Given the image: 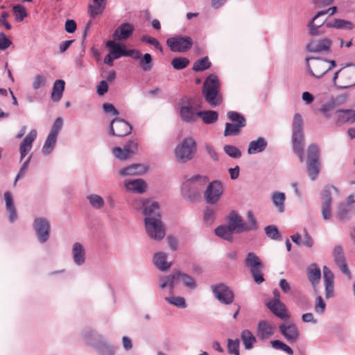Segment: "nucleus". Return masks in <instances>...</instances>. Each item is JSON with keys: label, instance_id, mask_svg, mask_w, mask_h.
<instances>
[{"label": "nucleus", "instance_id": "1", "mask_svg": "<svg viewBox=\"0 0 355 355\" xmlns=\"http://www.w3.org/2000/svg\"><path fill=\"white\" fill-rule=\"evenodd\" d=\"M178 281H180L184 286L191 290L195 289L197 286L196 281L191 276L176 270L171 275L160 276L158 279V287L162 290L168 289V293L171 294L174 292Z\"/></svg>", "mask_w": 355, "mask_h": 355}, {"label": "nucleus", "instance_id": "2", "mask_svg": "<svg viewBox=\"0 0 355 355\" xmlns=\"http://www.w3.org/2000/svg\"><path fill=\"white\" fill-rule=\"evenodd\" d=\"M153 213L147 215L144 218L145 227L148 236L155 241L162 240L166 235L165 228L161 220L159 209L157 208L156 204L153 205ZM148 209L146 211L148 213Z\"/></svg>", "mask_w": 355, "mask_h": 355}, {"label": "nucleus", "instance_id": "3", "mask_svg": "<svg viewBox=\"0 0 355 355\" xmlns=\"http://www.w3.org/2000/svg\"><path fill=\"white\" fill-rule=\"evenodd\" d=\"M220 84L216 75L211 73L207 76L202 86L203 96L212 107L220 105L223 102L220 93Z\"/></svg>", "mask_w": 355, "mask_h": 355}, {"label": "nucleus", "instance_id": "4", "mask_svg": "<svg viewBox=\"0 0 355 355\" xmlns=\"http://www.w3.org/2000/svg\"><path fill=\"white\" fill-rule=\"evenodd\" d=\"M209 180L205 175H196L184 182L182 186L183 196L190 200H193L199 196L202 189L207 185Z\"/></svg>", "mask_w": 355, "mask_h": 355}, {"label": "nucleus", "instance_id": "5", "mask_svg": "<svg viewBox=\"0 0 355 355\" xmlns=\"http://www.w3.org/2000/svg\"><path fill=\"white\" fill-rule=\"evenodd\" d=\"M306 62L309 74L316 78H321L329 70L336 66L334 60L313 57L307 58Z\"/></svg>", "mask_w": 355, "mask_h": 355}, {"label": "nucleus", "instance_id": "6", "mask_svg": "<svg viewBox=\"0 0 355 355\" xmlns=\"http://www.w3.org/2000/svg\"><path fill=\"white\" fill-rule=\"evenodd\" d=\"M197 151L196 142L192 137L184 139L174 150L176 159L180 163H186L194 157Z\"/></svg>", "mask_w": 355, "mask_h": 355}, {"label": "nucleus", "instance_id": "7", "mask_svg": "<svg viewBox=\"0 0 355 355\" xmlns=\"http://www.w3.org/2000/svg\"><path fill=\"white\" fill-rule=\"evenodd\" d=\"M334 86L339 89H348L355 86V67H342L334 73L332 78Z\"/></svg>", "mask_w": 355, "mask_h": 355}, {"label": "nucleus", "instance_id": "8", "mask_svg": "<svg viewBox=\"0 0 355 355\" xmlns=\"http://www.w3.org/2000/svg\"><path fill=\"white\" fill-rule=\"evenodd\" d=\"M63 125V120L62 118H57L49 133L44 144L42 148V153L44 155L46 156L50 155L54 150L56 145L58 135L62 130Z\"/></svg>", "mask_w": 355, "mask_h": 355}, {"label": "nucleus", "instance_id": "9", "mask_svg": "<svg viewBox=\"0 0 355 355\" xmlns=\"http://www.w3.org/2000/svg\"><path fill=\"white\" fill-rule=\"evenodd\" d=\"M33 229L40 243H45L50 238L51 223L43 216H37L33 222Z\"/></svg>", "mask_w": 355, "mask_h": 355}, {"label": "nucleus", "instance_id": "10", "mask_svg": "<svg viewBox=\"0 0 355 355\" xmlns=\"http://www.w3.org/2000/svg\"><path fill=\"white\" fill-rule=\"evenodd\" d=\"M320 152L317 146L313 144L308 148L307 171L309 178L314 180L317 178L320 169L319 161Z\"/></svg>", "mask_w": 355, "mask_h": 355}, {"label": "nucleus", "instance_id": "11", "mask_svg": "<svg viewBox=\"0 0 355 355\" xmlns=\"http://www.w3.org/2000/svg\"><path fill=\"white\" fill-rule=\"evenodd\" d=\"M245 266L250 269L254 282L259 284L264 281L262 274L263 264L260 259L254 253L249 252L245 260Z\"/></svg>", "mask_w": 355, "mask_h": 355}, {"label": "nucleus", "instance_id": "12", "mask_svg": "<svg viewBox=\"0 0 355 355\" xmlns=\"http://www.w3.org/2000/svg\"><path fill=\"white\" fill-rule=\"evenodd\" d=\"M338 193V190L334 186H327L321 192L322 209L321 214L324 220L331 219L332 216V193Z\"/></svg>", "mask_w": 355, "mask_h": 355}, {"label": "nucleus", "instance_id": "13", "mask_svg": "<svg viewBox=\"0 0 355 355\" xmlns=\"http://www.w3.org/2000/svg\"><path fill=\"white\" fill-rule=\"evenodd\" d=\"M198 105L191 100L183 102L180 106L179 113L182 121L187 123H194L199 118Z\"/></svg>", "mask_w": 355, "mask_h": 355}, {"label": "nucleus", "instance_id": "14", "mask_svg": "<svg viewBox=\"0 0 355 355\" xmlns=\"http://www.w3.org/2000/svg\"><path fill=\"white\" fill-rule=\"evenodd\" d=\"M223 183L219 180H213L209 182L204 193L205 201L210 205L217 203L223 194Z\"/></svg>", "mask_w": 355, "mask_h": 355}, {"label": "nucleus", "instance_id": "15", "mask_svg": "<svg viewBox=\"0 0 355 355\" xmlns=\"http://www.w3.org/2000/svg\"><path fill=\"white\" fill-rule=\"evenodd\" d=\"M166 44L173 52L184 53L191 49L193 41L188 36H175L166 40Z\"/></svg>", "mask_w": 355, "mask_h": 355}, {"label": "nucleus", "instance_id": "16", "mask_svg": "<svg viewBox=\"0 0 355 355\" xmlns=\"http://www.w3.org/2000/svg\"><path fill=\"white\" fill-rule=\"evenodd\" d=\"M211 290L216 298L222 304L229 305L234 301L232 291L225 284H219L211 286Z\"/></svg>", "mask_w": 355, "mask_h": 355}, {"label": "nucleus", "instance_id": "17", "mask_svg": "<svg viewBox=\"0 0 355 355\" xmlns=\"http://www.w3.org/2000/svg\"><path fill=\"white\" fill-rule=\"evenodd\" d=\"M332 41L329 38L312 40L306 44V50L311 53H328L331 51Z\"/></svg>", "mask_w": 355, "mask_h": 355}, {"label": "nucleus", "instance_id": "18", "mask_svg": "<svg viewBox=\"0 0 355 355\" xmlns=\"http://www.w3.org/2000/svg\"><path fill=\"white\" fill-rule=\"evenodd\" d=\"M279 329L280 333L288 343H294L299 340L300 331L295 324L285 322L280 324Z\"/></svg>", "mask_w": 355, "mask_h": 355}, {"label": "nucleus", "instance_id": "19", "mask_svg": "<svg viewBox=\"0 0 355 355\" xmlns=\"http://www.w3.org/2000/svg\"><path fill=\"white\" fill-rule=\"evenodd\" d=\"M132 126L123 119L116 118L111 121L110 134L116 137H124L130 134Z\"/></svg>", "mask_w": 355, "mask_h": 355}, {"label": "nucleus", "instance_id": "20", "mask_svg": "<svg viewBox=\"0 0 355 355\" xmlns=\"http://www.w3.org/2000/svg\"><path fill=\"white\" fill-rule=\"evenodd\" d=\"M156 204L157 208L159 209V206L157 202L151 201L145 198H137L132 200L131 207L137 211H142L143 214L145 217H147L148 213H146V211L148 209L149 215L153 213L154 207L153 205Z\"/></svg>", "mask_w": 355, "mask_h": 355}, {"label": "nucleus", "instance_id": "21", "mask_svg": "<svg viewBox=\"0 0 355 355\" xmlns=\"http://www.w3.org/2000/svg\"><path fill=\"white\" fill-rule=\"evenodd\" d=\"M81 339L85 345L95 349L96 345H99L104 340L101 334L90 328H87L82 331Z\"/></svg>", "mask_w": 355, "mask_h": 355}, {"label": "nucleus", "instance_id": "22", "mask_svg": "<svg viewBox=\"0 0 355 355\" xmlns=\"http://www.w3.org/2000/svg\"><path fill=\"white\" fill-rule=\"evenodd\" d=\"M355 213V207L347 200L346 202H340L336 207V216L341 221L349 220Z\"/></svg>", "mask_w": 355, "mask_h": 355}, {"label": "nucleus", "instance_id": "23", "mask_svg": "<svg viewBox=\"0 0 355 355\" xmlns=\"http://www.w3.org/2000/svg\"><path fill=\"white\" fill-rule=\"evenodd\" d=\"M323 281L325 289V297L329 299L334 295V275L326 266L322 268Z\"/></svg>", "mask_w": 355, "mask_h": 355}, {"label": "nucleus", "instance_id": "24", "mask_svg": "<svg viewBox=\"0 0 355 355\" xmlns=\"http://www.w3.org/2000/svg\"><path fill=\"white\" fill-rule=\"evenodd\" d=\"M329 19H322L321 17L316 18L313 21V18L307 24L308 33L311 36H320L326 33V23Z\"/></svg>", "mask_w": 355, "mask_h": 355}, {"label": "nucleus", "instance_id": "25", "mask_svg": "<svg viewBox=\"0 0 355 355\" xmlns=\"http://www.w3.org/2000/svg\"><path fill=\"white\" fill-rule=\"evenodd\" d=\"M307 278L315 292L318 291L321 279V270L315 263L310 264L306 268Z\"/></svg>", "mask_w": 355, "mask_h": 355}, {"label": "nucleus", "instance_id": "26", "mask_svg": "<svg viewBox=\"0 0 355 355\" xmlns=\"http://www.w3.org/2000/svg\"><path fill=\"white\" fill-rule=\"evenodd\" d=\"M266 306L273 314L280 319L284 320L289 319L290 314L287 311L286 306L281 301L267 302Z\"/></svg>", "mask_w": 355, "mask_h": 355}, {"label": "nucleus", "instance_id": "27", "mask_svg": "<svg viewBox=\"0 0 355 355\" xmlns=\"http://www.w3.org/2000/svg\"><path fill=\"white\" fill-rule=\"evenodd\" d=\"M71 255L76 266H81L85 263L86 250L82 243L76 242L73 244Z\"/></svg>", "mask_w": 355, "mask_h": 355}, {"label": "nucleus", "instance_id": "28", "mask_svg": "<svg viewBox=\"0 0 355 355\" xmlns=\"http://www.w3.org/2000/svg\"><path fill=\"white\" fill-rule=\"evenodd\" d=\"M37 135V130L35 129L31 130L21 143L19 146L21 160H22L31 150L33 143L36 139Z\"/></svg>", "mask_w": 355, "mask_h": 355}, {"label": "nucleus", "instance_id": "29", "mask_svg": "<svg viewBox=\"0 0 355 355\" xmlns=\"http://www.w3.org/2000/svg\"><path fill=\"white\" fill-rule=\"evenodd\" d=\"M227 225L234 233L245 232L244 221L241 216L235 211H232L227 218Z\"/></svg>", "mask_w": 355, "mask_h": 355}, {"label": "nucleus", "instance_id": "30", "mask_svg": "<svg viewBox=\"0 0 355 355\" xmlns=\"http://www.w3.org/2000/svg\"><path fill=\"white\" fill-rule=\"evenodd\" d=\"M354 27L355 25L352 21L341 18H333L326 23V28L337 30L351 31Z\"/></svg>", "mask_w": 355, "mask_h": 355}, {"label": "nucleus", "instance_id": "31", "mask_svg": "<svg viewBox=\"0 0 355 355\" xmlns=\"http://www.w3.org/2000/svg\"><path fill=\"white\" fill-rule=\"evenodd\" d=\"M3 198L6 202V210L8 214V221L10 223H14L17 220L18 215L11 193L6 191Z\"/></svg>", "mask_w": 355, "mask_h": 355}, {"label": "nucleus", "instance_id": "32", "mask_svg": "<svg viewBox=\"0 0 355 355\" xmlns=\"http://www.w3.org/2000/svg\"><path fill=\"white\" fill-rule=\"evenodd\" d=\"M275 333V326L267 320H261L257 325V336L261 340L270 338Z\"/></svg>", "mask_w": 355, "mask_h": 355}, {"label": "nucleus", "instance_id": "33", "mask_svg": "<svg viewBox=\"0 0 355 355\" xmlns=\"http://www.w3.org/2000/svg\"><path fill=\"white\" fill-rule=\"evenodd\" d=\"M134 30L133 24L128 22L123 23L114 31V38L116 40H125L131 36Z\"/></svg>", "mask_w": 355, "mask_h": 355}, {"label": "nucleus", "instance_id": "34", "mask_svg": "<svg viewBox=\"0 0 355 355\" xmlns=\"http://www.w3.org/2000/svg\"><path fill=\"white\" fill-rule=\"evenodd\" d=\"M123 184L126 191L132 193H143L147 189V184L142 179L125 180Z\"/></svg>", "mask_w": 355, "mask_h": 355}, {"label": "nucleus", "instance_id": "35", "mask_svg": "<svg viewBox=\"0 0 355 355\" xmlns=\"http://www.w3.org/2000/svg\"><path fill=\"white\" fill-rule=\"evenodd\" d=\"M148 168L141 164H133L119 170L121 176L140 175L145 173Z\"/></svg>", "mask_w": 355, "mask_h": 355}, {"label": "nucleus", "instance_id": "36", "mask_svg": "<svg viewBox=\"0 0 355 355\" xmlns=\"http://www.w3.org/2000/svg\"><path fill=\"white\" fill-rule=\"evenodd\" d=\"M267 146V140L263 137H259L249 143L247 152L249 155L260 153L266 150Z\"/></svg>", "mask_w": 355, "mask_h": 355}, {"label": "nucleus", "instance_id": "37", "mask_svg": "<svg viewBox=\"0 0 355 355\" xmlns=\"http://www.w3.org/2000/svg\"><path fill=\"white\" fill-rule=\"evenodd\" d=\"M168 254L163 252H156L153 259L155 267L160 271H166L171 266V262L167 261Z\"/></svg>", "mask_w": 355, "mask_h": 355}, {"label": "nucleus", "instance_id": "38", "mask_svg": "<svg viewBox=\"0 0 355 355\" xmlns=\"http://www.w3.org/2000/svg\"><path fill=\"white\" fill-rule=\"evenodd\" d=\"M336 116L339 123H352L355 121V110H338Z\"/></svg>", "mask_w": 355, "mask_h": 355}, {"label": "nucleus", "instance_id": "39", "mask_svg": "<svg viewBox=\"0 0 355 355\" xmlns=\"http://www.w3.org/2000/svg\"><path fill=\"white\" fill-rule=\"evenodd\" d=\"M93 4H89L88 6V14L92 19H94L103 12L105 8L106 0H93Z\"/></svg>", "mask_w": 355, "mask_h": 355}, {"label": "nucleus", "instance_id": "40", "mask_svg": "<svg viewBox=\"0 0 355 355\" xmlns=\"http://www.w3.org/2000/svg\"><path fill=\"white\" fill-rule=\"evenodd\" d=\"M304 135L295 137L292 135L293 148L295 153L299 157L300 162L304 161Z\"/></svg>", "mask_w": 355, "mask_h": 355}, {"label": "nucleus", "instance_id": "41", "mask_svg": "<svg viewBox=\"0 0 355 355\" xmlns=\"http://www.w3.org/2000/svg\"><path fill=\"white\" fill-rule=\"evenodd\" d=\"M272 204L279 213H283L285 210L284 202L286 200V195L283 192L275 191L271 196Z\"/></svg>", "mask_w": 355, "mask_h": 355}, {"label": "nucleus", "instance_id": "42", "mask_svg": "<svg viewBox=\"0 0 355 355\" xmlns=\"http://www.w3.org/2000/svg\"><path fill=\"white\" fill-rule=\"evenodd\" d=\"M65 83L62 80L54 82L51 92V98L54 102H58L62 97Z\"/></svg>", "mask_w": 355, "mask_h": 355}, {"label": "nucleus", "instance_id": "43", "mask_svg": "<svg viewBox=\"0 0 355 355\" xmlns=\"http://www.w3.org/2000/svg\"><path fill=\"white\" fill-rule=\"evenodd\" d=\"M117 347L109 344L105 339L96 345L98 355H115Z\"/></svg>", "mask_w": 355, "mask_h": 355}, {"label": "nucleus", "instance_id": "44", "mask_svg": "<svg viewBox=\"0 0 355 355\" xmlns=\"http://www.w3.org/2000/svg\"><path fill=\"white\" fill-rule=\"evenodd\" d=\"M241 338L245 349H251L257 342L256 337L248 329H244L241 334Z\"/></svg>", "mask_w": 355, "mask_h": 355}, {"label": "nucleus", "instance_id": "45", "mask_svg": "<svg viewBox=\"0 0 355 355\" xmlns=\"http://www.w3.org/2000/svg\"><path fill=\"white\" fill-rule=\"evenodd\" d=\"M292 135L295 137L304 135L303 132V119L300 114L296 113L292 122Z\"/></svg>", "mask_w": 355, "mask_h": 355}, {"label": "nucleus", "instance_id": "46", "mask_svg": "<svg viewBox=\"0 0 355 355\" xmlns=\"http://www.w3.org/2000/svg\"><path fill=\"white\" fill-rule=\"evenodd\" d=\"M199 117L202 119V121L205 124H212L217 121L218 119V114L214 110H200Z\"/></svg>", "mask_w": 355, "mask_h": 355}, {"label": "nucleus", "instance_id": "47", "mask_svg": "<svg viewBox=\"0 0 355 355\" xmlns=\"http://www.w3.org/2000/svg\"><path fill=\"white\" fill-rule=\"evenodd\" d=\"M169 294L168 296H165L164 298L166 302L178 309H185L187 307V302L184 297L175 296L173 293L171 294L170 293Z\"/></svg>", "mask_w": 355, "mask_h": 355}, {"label": "nucleus", "instance_id": "48", "mask_svg": "<svg viewBox=\"0 0 355 355\" xmlns=\"http://www.w3.org/2000/svg\"><path fill=\"white\" fill-rule=\"evenodd\" d=\"M233 233L234 232L227 225H220L215 229V234L218 236L228 241H232Z\"/></svg>", "mask_w": 355, "mask_h": 355}, {"label": "nucleus", "instance_id": "49", "mask_svg": "<svg viewBox=\"0 0 355 355\" xmlns=\"http://www.w3.org/2000/svg\"><path fill=\"white\" fill-rule=\"evenodd\" d=\"M87 198L90 205L95 209H101L105 206L104 199L98 194H89Z\"/></svg>", "mask_w": 355, "mask_h": 355}, {"label": "nucleus", "instance_id": "50", "mask_svg": "<svg viewBox=\"0 0 355 355\" xmlns=\"http://www.w3.org/2000/svg\"><path fill=\"white\" fill-rule=\"evenodd\" d=\"M211 64L207 57L197 60L193 65V70L195 71H202L210 68Z\"/></svg>", "mask_w": 355, "mask_h": 355}, {"label": "nucleus", "instance_id": "51", "mask_svg": "<svg viewBox=\"0 0 355 355\" xmlns=\"http://www.w3.org/2000/svg\"><path fill=\"white\" fill-rule=\"evenodd\" d=\"M139 65L144 71H149L153 68V58L150 53H145L139 59Z\"/></svg>", "mask_w": 355, "mask_h": 355}, {"label": "nucleus", "instance_id": "52", "mask_svg": "<svg viewBox=\"0 0 355 355\" xmlns=\"http://www.w3.org/2000/svg\"><path fill=\"white\" fill-rule=\"evenodd\" d=\"M227 116L228 119L233 122V123L239 124V126H245L246 121L243 115L234 111H230L227 112Z\"/></svg>", "mask_w": 355, "mask_h": 355}, {"label": "nucleus", "instance_id": "53", "mask_svg": "<svg viewBox=\"0 0 355 355\" xmlns=\"http://www.w3.org/2000/svg\"><path fill=\"white\" fill-rule=\"evenodd\" d=\"M336 108L333 101L329 98L321 106L320 112L325 118L329 119Z\"/></svg>", "mask_w": 355, "mask_h": 355}, {"label": "nucleus", "instance_id": "54", "mask_svg": "<svg viewBox=\"0 0 355 355\" xmlns=\"http://www.w3.org/2000/svg\"><path fill=\"white\" fill-rule=\"evenodd\" d=\"M245 126H239V124L226 123L225 128L224 130V136L237 135L240 133L241 128Z\"/></svg>", "mask_w": 355, "mask_h": 355}, {"label": "nucleus", "instance_id": "55", "mask_svg": "<svg viewBox=\"0 0 355 355\" xmlns=\"http://www.w3.org/2000/svg\"><path fill=\"white\" fill-rule=\"evenodd\" d=\"M270 345L275 349L283 351L288 355L293 354V350L288 345L279 340H271Z\"/></svg>", "mask_w": 355, "mask_h": 355}, {"label": "nucleus", "instance_id": "56", "mask_svg": "<svg viewBox=\"0 0 355 355\" xmlns=\"http://www.w3.org/2000/svg\"><path fill=\"white\" fill-rule=\"evenodd\" d=\"M189 64V60L184 57H177L172 60L171 64L176 70L186 68Z\"/></svg>", "mask_w": 355, "mask_h": 355}, {"label": "nucleus", "instance_id": "57", "mask_svg": "<svg viewBox=\"0 0 355 355\" xmlns=\"http://www.w3.org/2000/svg\"><path fill=\"white\" fill-rule=\"evenodd\" d=\"M326 302H324L322 296H317L314 303L315 313L320 315H323L326 309Z\"/></svg>", "mask_w": 355, "mask_h": 355}, {"label": "nucleus", "instance_id": "58", "mask_svg": "<svg viewBox=\"0 0 355 355\" xmlns=\"http://www.w3.org/2000/svg\"><path fill=\"white\" fill-rule=\"evenodd\" d=\"M248 224L244 222L245 232L254 231L258 228L257 220L251 211L248 213Z\"/></svg>", "mask_w": 355, "mask_h": 355}, {"label": "nucleus", "instance_id": "59", "mask_svg": "<svg viewBox=\"0 0 355 355\" xmlns=\"http://www.w3.org/2000/svg\"><path fill=\"white\" fill-rule=\"evenodd\" d=\"M239 344L240 341L238 338L232 340H227V349L228 352L234 355H239Z\"/></svg>", "mask_w": 355, "mask_h": 355}, {"label": "nucleus", "instance_id": "60", "mask_svg": "<svg viewBox=\"0 0 355 355\" xmlns=\"http://www.w3.org/2000/svg\"><path fill=\"white\" fill-rule=\"evenodd\" d=\"M223 150L227 155L232 158L237 159L241 156V150L235 146L225 145Z\"/></svg>", "mask_w": 355, "mask_h": 355}, {"label": "nucleus", "instance_id": "61", "mask_svg": "<svg viewBox=\"0 0 355 355\" xmlns=\"http://www.w3.org/2000/svg\"><path fill=\"white\" fill-rule=\"evenodd\" d=\"M46 84V78L42 74L36 75L32 83V87L34 90H37L40 88L44 87Z\"/></svg>", "mask_w": 355, "mask_h": 355}, {"label": "nucleus", "instance_id": "62", "mask_svg": "<svg viewBox=\"0 0 355 355\" xmlns=\"http://www.w3.org/2000/svg\"><path fill=\"white\" fill-rule=\"evenodd\" d=\"M266 234L272 240H279L281 238L278 229L275 225H268L265 227Z\"/></svg>", "mask_w": 355, "mask_h": 355}, {"label": "nucleus", "instance_id": "63", "mask_svg": "<svg viewBox=\"0 0 355 355\" xmlns=\"http://www.w3.org/2000/svg\"><path fill=\"white\" fill-rule=\"evenodd\" d=\"M12 10L18 21H21L27 16L25 8L20 4L14 6Z\"/></svg>", "mask_w": 355, "mask_h": 355}, {"label": "nucleus", "instance_id": "64", "mask_svg": "<svg viewBox=\"0 0 355 355\" xmlns=\"http://www.w3.org/2000/svg\"><path fill=\"white\" fill-rule=\"evenodd\" d=\"M112 153L114 156L120 160H126L130 157L128 153L125 151L123 148L114 147L112 148Z\"/></svg>", "mask_w": 355, "mask_h": 355}]
</instances>
